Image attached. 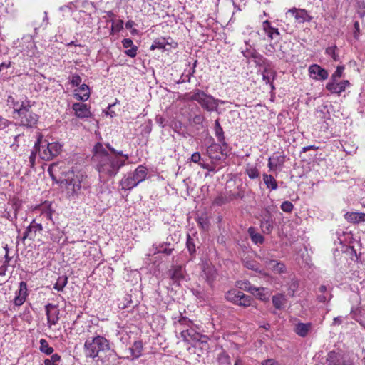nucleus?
Listing matches in <instances>:
<instances>
[{"mask_svg": "<svg viewBox=\"0 0 365 365\" xmlns=\"http://www.w3.org/2000/svg\"><path fill=\"white\" fill-rule=\"evenodd\" d=\"M344 70V66H337L336 71L332 74L331 77L330 81H337L339 78H340L342 76L343 72Z\"/></svg>", "mask_w": 365, "mask_h": 365, "instance_id": "nucleus-44", "label": "nucleus"}, {"mask_svg": "<svg viewBox=\"0 0 365 365\" xmlns=\"http://www.w3.org/2000/svg\"><path fill=\"white\" fill-rule=\"evenodd\" d=\"M187 248L190 255H193L195 253V239L192 237L190 235H187V242H186Z\"/></svg>", "mask_w": 365, "mask_h": 365, "instance_id": "nucleus-42", "label": "nucleus"}, {"mask_svg": "<svg viewBox=\"0 0 365 365\" xmlns=\"http://www.w3.org/2000/svg\"><path fill=\"white\" fill-rule=\"evenodd\" d=\"M170 279L174 283H179L185 279V272L183 267L180 265L174 266L170 270Z\"/></svg>", "mask_w": 365, "mask_h": 365, "instance_id": "nucleus-18", "label": "nucleus"}, {"mask_svg": "<svg viewBox=\"0 0 365 365\" xmlns=\"http://www.w3.org/2000/svg\"><path fill=\"white\" fill-rule=\"evenodd\" d=\"M166 245H167V243H165V244L163 243V244L160 245L159 246V247L157 248V252L166 254L167 255H171V253L174 249L164 247V246Z\"/></svg>", "mask_w": 365, "mask_h": 365, "instance_id": "nucleus-53", "label": "nucleus"}, {"mask_svg": "<svg viewBox=\"0 0 365 365\" xmlns=\"http://www.w3.org/2000/svg\"><path fill=\"white\" fill-rule=\"evenodd\" d=\"M299 281L296 279H292L288 284V294L293 297L298 289Z\"/></svg>", "mask_w": 365, "mask_h": 365, "instance_id": "nucleus-39", "label": "nucleus"}, {"mask_svg": "<svg viewBox=\"0 0 365 365\" xmlns=\"http://www.w3.org/2000/svg\"><path fill=\"white\" fill-rule=\"evenodd\" d=\"M84 349L86 356L92 359L99 356L100 352H106L110 351L108 355V360H103V365H119L118 361L120 357L113 350L110 349V344L109 341L103 336H97L92 338V339H87L84 344Z\"/></svg>", "mask_w": 365, "mask_h": 365, "instance_id": "nucleus-2", "label": "nucleus"}, {"mask_svg": "<svg viewBox=\"0 0 365 365\" xmlns=\"http://www.w3.org/2000/svg\"><path fill=\"white\" fill-rule=\"evenodd\" d=\"M34 232L41 231L43 230L42 225L41 223H37L35 220H34L30 225H29Z\"/></svg>", "mask_w": 365, "mask_h": 365, "instance_id": "nucleus-58", "label": "nucleus"}, {"mask_svg": "<svg viewBox=\"0 0 365 365\" xmlns=\"http://www.w3.org/2000/svg\"><path fill=\"white\" fill-rule=\"evenodd\" d=\"M34 105V102H31V101L26 98L22 101L21 103L19 101H16L14 104L11 105L14 113H16L18 115L19 114V111L21 109L26 108V107H32Z\"/></svg>", "mask_w": 365, "mask_h": 365, "instance_id": "nucleus-27", "label": "nucleus"}, {"mask_svg": "<svg viewBox=\"0 0 365 365\" xmlns=\"http://www.w3.org/2000/svg\"><path fill=\"white\" fill-rule=\"evenodd\" d=\"M16 297L14 299V303L16 306L22 305L28 295L27 293V284L25 282H21L19 284V290L16 293Z\"/></svg>", "mask_w": 365, "mask_h": 365, "instance_id": "nucleus-15", "label": "nucleus"}, {"mask_svg": "<svg viewBox=\"0 0 365 365\" xmlns=\"http://www.w3.org/2000/svg\"><path fill=\"white\" fill-rule=\"evenodd\" d=\"M31 108L26 107L20 110L18 118L21 125L26 128H33L36 125L38 120V115L31 110Z\"/></svg>", "mask_w": 365, "mask_h": 365, "instance_id": "nucleus-7", "label": "nucleus"}, {"mask_svg": "<svg viewBox=\"0 0 365 365\" xmlns=\"http://www.w3.org/2000/svg\"><path fill=\"white\" fill-rule=\"evenodd\" d=\"M287 15L293 16L295 21L298 24L309 22L312 20V16L308 14L307 11L302 9L292 8L287 12Z\"/></svg>", "mask_w": 365, "mask_h": 365, "instance_id": "nucleus-9", "label": "nucleus"}, {"mask_svg": "<svg viewBox=\"0 0 365 365\" xmlns=\"http://www.w3.org/2000/svg\"><path fill=\"white\" fill-rule=\"evenodd\" d=\"M337 47L336 46H332L330 47H328L325 50V53L329 56L331 57V58L335 61H338L339 60V55L336 53Z\"/></svg>", "mask_w": 365, "mask_h": 365, "instance_id": "nucleus-40", "label": "nucleus"}, {"mask_svg": "<svg viewBox=\"0 0 365 365\" xmlns=\"http://www.w3.org/2000/svg\"><path fill=\"white\" fill-rule=\"evenodd\" d=\"M251 294L262 302L269 301V291L267 288L254 287V290L251 292Z\"/></svg>", "mask_w": 365, "mask_h": 365, "instance_id": "nucleus-25", "label": "nucleus"}, {"mask_svg": "<svg viewBox=\"0 0 365 365\" xmlns=\"http://www.w3.org/2000/svg\"><path fill=\"white\" fill-rule=\"evenodd\" d=\"M39 349L41 352L45 353L47 355H50L53 352V349L49 346L48 341L44 339H41L40 340Z\"/></svg>", "mask_w": 365, "mask_h": 365, "instance_id": "nucleus-38", "label": "nucleus"}, {"mask_svg": "<svg viewBox=\"0 0 365 365\" xmlns=\"http://www.w3.org/2000/svg\"><path fill=\"white\" fill-rule=\"evenodd\" d=\"M36 46L34 41H32L31 38L29 37V41H28V45L26 46V49L24 50L26 55L32 57L36 55Z\"/></svg>", "mask_w": 365, "mask_h": 365, "instance_id": "nucleus-37", "label": "nucleus"}, {"mask_svg": "<svg viewBox=\"0 0 365 365\" xmlns=\"http://www.w3.org/2000/svg\"><path fill=\"white\" fill-rule=\"evenodd\" d=\"M272 302L276 309L282 310L285 307L287 300L284 294L277 293L272 296Z\"/></svg>", "mask_w": 365, "mask_h": 365, "instance_id": "nucleus-24", "label": "nucleus"}, {"mask_svg": "<svg viewBox=\"0 0 365 365\" xmlns=\"http://www.w3.org/2000/svg\"><path fill=\"white\" fill-rule=\"evenodd\" d=\"M61 187L66 190L68 198L73 200L81 192L83 184V176L81 174H75L73 171L67 174V178L61 180Z\"/></svg>", "mask_w": 365, "mask_h": 365, "instance_id": "nucleus-3", "label": "nucleus"}, {"mask_svg": "<svg viewBox=\"0 0 365 365\" xmlns=\"http://www.w3.org/2000/svg\"><path fill=\"white\" fill-rule=\"evenodd\" d=\"M353 360L346 354H341L340 365H352Z\"/></svg>", "mask_w": 365, "mask_h": 365, "instance_id": "nucleus-52", "label": "nucleus"}, {"mask_svg": "<svg viewBox=\"0 0 365 365\" xmlns=\"http://www.w3.org/2000/svg\"><path fill=\"white\" fill-rule=\"evenodd\" d=\"M243 263H244V266L246 268L251 269V270L261 272L260 271H259L258 263L256 261L245 260Z\"/></svg>", "mask_w": 365, "mask_h": 365, "instance_id": "nucleus-45", "label": "nucleus"}, {"mask_svg": "<svg viewBox=\"0 0 365 365\" xmlns=\"http://www.w3.org/2000/svg\"><path fill=\"white\" fill-rule=\"evenodd\" d=\"M190 100L197 101L202 108L207 111H214L218 106L217 99L199 89L193 91Z\"/></svg>", "mask_w": 365, "mask_h": 365, "instance_id": "nucleus-6", "label": "nucleus"}, {"mask_svg": "<svg viewBox=\"0 0 365 365\" xmlns=\"http://www.w3.org/2000/svg\"><path fill=\"white\" fill-rule=\"evenodd\" d=\"M71 83L73 86H81L80 84L81 83V78L79 75H73L71 78Z\"/></svg>", "mask_w": 365, "mask_h": 365, "instance_id": "nucleus-56", "label": "nucleus"}, {"mask_svg": "<svg viewBox=\"0 0 365 365\" xmlns=\"http://www.w3.org/2000/svg\"><path fill=\"white\" fill-rule=\"evenodd\" d=\"M341 362V354L331 351L329 352L327 358V365H340Z\"/></svg>", "mask_w": 365, "mask_h": 365, "instance_id": "nucleus-30", "label": "nucleus"}, {"mask_svg": "<svg viewBox=\"0 0 365 365\" xmlns=\"http://www.w3.org/2000/svg\"><path fill=\"white\" fill-rule=\"evenodd\" d=\"M252 298L250 296L245 294L241 292L237 305L242 307H249L251 305Z\"/></svg>", "mask_w": 365, "mask_h": 365, "instance_id": "nucleus-35", "label": "nucleus"}, {"mask_svg": "<svg viewBox=\"0 0 365 365\" xmlns=\"http://www.w3.org/2000/svg\"><path fill=\"white\" fill-rule=\"evenodd\" d=\"M61 145L58 143H45L40 145V140L35 143V149L38 150L39 157L43 160H51L61 152Z\"/></svg>", "mask_w": 365, "mask_h": 365, "instance_id": "nucleus-5", "label": "nucleus"}, {"mask_svg": "<svg viewBox=\"0 0 365 365\" xmlns=\"http://www.w3.org/2000/svg\"><path fill=\"white\" fill-rule=\"evenodd\" d=\"M276 75H270L267 73H262V79L265 82L266 84H270L272 89H274V86L271 83L272 80L275 78Z\"/></svg>", "mask_w": 365, "mask_h": 365, "instance_id": "nucleus-51", "label": "nucleus"}, {"mask_svg": "<svg viewBox=\"0 0 365 365\" xmlns=\"http://www.w3.org/2000/svg\"><path fill=\"white\" fill-rule=\"evenodd\" d=\"M122 45L125 51V53L130 57L135 58L137 55L138 47L133 44V41L130 38H124L122 41Z\"/></svg>", "mask_w": 365, "mask_h": 365, "instance_id": "nucleus-21", "label": "nucleus"}, {"mask_svg": "<svg viewBox=\"0 0 365 365\" xmlns=\"http://www.w3.org/2000/svg\"><path fill=\"white\" fill-rule=\"evenodd\" d=\"M236 287L240 289L247 291L250 293L254 290L252 286L248 280H238L236 282Z\"/></svg>", "mask_w": 365, "mask_h": 365, "instance_id": "nucleus-34", "label": "nucleus"}, {"mask_svg": "<svg viewBox=\"0 0 365 365\" xmlns=\"http://www.w3.org/2000/svg\"><path fill=\"white\" fill-rule=\"evenodd\" d=\"M273 222L274 220L269 212L262 215L260 227L264 234H269L272 231Z\"/></svg>", "mask_w": 365, "mask_h": 365, "instance_id": "nucleus-17", "label": "nucleus"}, {"mask_svg": "<svg viewBox=\"0 0 365 365\" xmlns=\"http://www.w3.org/2000/svg\"><path fill=\"white\" fill-rule=\"evenodd\" d=\"M123 24L124 22L121 19L113 22L112 25V30L116 32L120 31L123 27Z\"/></svg>", "mask_w": 365, "mask_h": 365, "instance_id": "nucleus-54", "label": "nucleus"}, {"mask_svg": "<svg viewBox=\"0 0 365 365\" xmlns=\"http://www.w3.org/2000/svg\"><path fill=\"white\" fill-rule=\"evenodd\" d=\"M147 175V169L140 165L134 172L129 173L125 175L120 180V185L123 190H130L140 182L143 181Z\"/></svg>", "mask_w": 365, "mask_h": 365, "instance_id": "nucleus-4", "label": "nucleus"}, {"mask_svg": "<svg viewBox=\"0 0 365 365\" xmlns=\"http://www.w3.org/2000/svg\"><path fill=\"white\" fill-rule=\"evenodd\" d=\"M263 261L266 267L274 273L282 274L286 272V267L284 263L271 259L267 257H264Z\"/></svg>", "mask_w": 365, "mask_h": 365, "instance_id": "nucleus-12", "label": "nucleus"}, {"mask_svg": "<svg viewBox=\"0 0 365 365\" xmlns=\"http://www.w3.org/2000/svg\"><path fill=\"white\" fill-rule=\"evenodd\" d=\"M277 165H282L284 163V155H278L271 157Z\"/></svg>", "mask_w": 365, "mask_h": 365, "instance_id": "nucleus-60", "label": "nucleus"}, {"mask_svg": "<svg viewBox=\"0 0 365 365\" xmlns=\"http://www.w3.org/2000/svg\"><path fill=\"white\" fill-rule=\"evenodd\" d=\"M128 158V155L116 150L109 143L104 145L97 143L93 149L92 161L101 182H107L115 176Z\"/></svg>", "mask_w": 365, "mask_h": 365, "instance_id": "nucleus-1", "label": "nucleus"}, {"mask_svg": "<svg viewBox=\"0 0 365 365\" xmlns=\"http://www.w3.org/2000/svg\"><path fill=\"white\" fill-rule=\"evenodd\" d=\"M178 323L180 325L185 326V327H190V326L192 324V322L190 319H189L188 318H187L185 317H182V316L180 317V319H178Z\"/></svg>", "mask_w": 365, "mask_h": 365, "instance_id": "nucleus-50", "label": "nucleus"}, {"mask_svg": "<svg viewBox=\"0 0 365 365\" xmlns=\"http://www.w3.org/2000/svg\"><path fill=\"white\" fill-rule=\"evenodd\" d=\"M167 43L165 42V38H158L154 41L153 43L150 46L151 50L155 49H164L165 48Z\"/></svg>", "mask_w": 365, "mask_h": 365, "instance_id": "nucleus-43", "label": "nucleus"}, {"mask_svg": "<svg viewBox=\"0 0 365 365\" xmlns=\"http://www.w3.org/2000/svg\"><path fill=\"white\" fill-rule=\"evenodd\" d=\"M68 283V277L66 275L61 276L58 278L56 284H54L53 288L58 291H63V288Z\"/></svg>", "mask_w": 365, "mask_h": 365, "instance_id": "nucleus-36", "label": "nucleus"}, {"mask_svg": "<svg viewBox=\"0 0 365 365\" xmlns=\"http://www.w3.org/2000/svg\"><path fill=\"white\" fill-rule=\"evenodd\" d=\"M317 300L319 302L326 303L329 302L332 298L330 287L326 285H320L316 292Z\"/></svg>", "mask_w": 365, "mask_h": 365, "instance_id": "nucleus-14", "label": "nucleus"}, {"mask_svg": "<svg viewBox=\"0 0 365 365\" xmlns=\"http://www.w3.org/2000/svg\"><path fill=\"white\" fill-rule=\"evenodd\" d=\"M61 360V356L58 354H53L50 359L44 360L45 365H58L57 362Z\"/></svg>", "mask_w": 365, "mask_h": 365, "instance_id": "nucleus-48", "label": "nucleus"}, {"mask_svg": "<svg viewBox=\"0 0 365 365\" xmlns=\"http://www.w3.org/2000/svg\"><path fill=\"white\" fill-rule=\"evenodd\" d=\"M351 83L348 80H344L340 82L329 81L327 84L326 88L331 93L339 95L341 93L344 92L347 87H349Z\"/></svg>", "mask_w": 365, "mask_h": 365, "instance_id": "nucleus-10", "label": "nucleus"}, {"mask_svg": "<svg viewBox=\"0 0 365 365\" xmlns=\"http://www.w3.org/2000/svg\"><path fill=\"white\" fill-rule=\"evenodd\" d=\"M245 173L251 179H256L259 176V172L256 167L247 166Z\"/></svg>", "mask_w": 365, "mask_h": 365, "instance_id": "nucleus-41", "label": "nucleus"}, {"mask_svg": "<svg viewBox=\"0 0 365 365\" xmlns=\"http://www.w3.org/2000/svg\"><path fill=\"white\" fill-rule=\"evenodd\" d=\"M38 153V150L35 149V145L34 146L33 150L31 152V154L29 155V163L31 168L34 167L35 165V160H36V153Z\"/></svg>", "mask_w": 365, "mask_h": 365, "instance_id": "nucleus-55", "label": "nucleus"}, {"mask_svg": "<svg viewBox=\"0 0 365 365\" xmlns=\"http://www.w3.org/2000/svg\"><path fill=\"white\" fill-rule=\"evenodd\" d=\"M131 354V357L127 356L126 359L129 360H134L138 359L141 355L143 350V345L141 341H135L133 345L129 348Z\"/></svg>", "mask_w": 365, "mask_h": 365, "instance_id": "nucleus-20", "label": "nucleus"}, {"mask_svg": "<svg viewBox=\"0 0 365 365\" xmlns=\"http://www.w3.org/2000/svg\"><path fill=\"white\" fill-rule=\"evenodd\" d=\"M262 73H267L270 75H276V72L271 68V62L268 63V66H264Z\"/></svg>", "mask_w": 365, "mask_h": 365, "instance_id": "nucleus-57", "label": "nucleus"}, {"mask_svg": "<svg viewBox=\"0 0 365 365\" xmlns=\"http://www.w3.org/2000/svg\"><path fill=\"white\" fill-rule=\"evenodd\" d=\"M191 161L195 163H199L201 160V155L200 153L195 152L191 155Z\"/></svg>", "mask_w": 365, "mask_h": 365, "instance_id": "nucleus-63", "label": "nucleus"}, {"mask_svg": "<svg viewBox=\"0 0 365 365\" xmlns=\"http://www.w3.org/2000/svg\"><path fill=\"white\" fill-rule=\"evenodd\" d=\"M263 180L268 189L275 190L277 189V183L274 178L271 175L264 174Z\"/></svg>", "mask_w": 365, "mask_h": 365, "instance_id": "nucleus-32", "label": "nucleus"}, {"mask_svg": "<svg viewBox=\"0 0 365 365\" xmlns=\"http://www.w3.org/2000/svg\"><path fill=\"white\" fill-rule=\"evenodd\" d=\"M263 27L265 31V32L268 30L273 29V31L277 34L279 35V32L278 31L277 29L273 28L271 26L270 23L269 21L266 20L263 22Z\"/></svg>", "mask_w": 365, "mask_h": 365, "instance_id": "nucleus-59", "label": "nucleus"}, {"mask_svg": "<svg viewBox=\"0 0 365 365\" xmlns=\"http://www.w3.org/2000/svg\"><path fill=\"white\" fill-rule=\"evenodd\" d=\"M11 123L9 120L0 116V130L6 128Z\"/></svg>", "mask_w": 365, "mask_h": 365, "instance_id": "nucleus-62", "label": "nucleus"}, {"mask_svg": "<svg viewBox=\"0 0 365 365\" xmlns=\"http://www.w3.org/2000/svg\"><path fill=\"white\" fill-rule=\"evenodd\" d=\"M72 109L74 110L75 114L78 118H89L91 115L89 108L85 103H75L72 106Z\"/></svg>", "mask_w": 365, "mask_h": 365, "instance_id": "nucleus-16", "label": "nucleus"}, {"mask_svg": "<svg viewBox=\"0 0 365 365\" xmlns=\"http://www.w3.org/2000/svg\"><path fill=\"white\" fill-rule=\"evenodd\" d=\"M241 294V292L238 289H233L231 290H229L225 294V298L227 301L237 304L238 302V299L240 297V294Z\"/></svg>", "mask_w": 365, "mask_h": 365, "instance_id": "nucleus-31", "label": "nucleus"}, {"mask_svg": "<svg viewBox=\"0 0 365 365\" xmlns=\"http://www.w3.org/2000/svg\"><path fill=\"white\" fill-rule=\"evenodd\" d=\"M229 202H230L229 195L228 196L219 195L214 200L213 204L218 205V206H221V205L226 204Z\"/></svg>", "mask_w": 365, "mask_h": 365, "instance_id": "nucleus-46", "label": "nucleus"}, {"mask_svg": "<svg viewBox=\"0 0 365 365\" xmlns=\"http://www.w3.org/2000/svg\"><path fill=\"white\" fill-rule=\"evenodd\" d=\"M215 135L222 146H227V143L225 140L223 129L221 127L218 119L215 122Z\"/></svg>", "mask_w": 365, "mask_h": 365, "instance_id": "nucleus-28", "label": "nucleus"}, {"mask_svg": "<svg viewBox=\"0 0 365 365\" xmlns=\"http://www.w3.org/2000/svg\"><path fill=\"white\" fill-rule=\"evenodd\" d=\"M262 365H277V362L273 359H269L262 362Z\"/></svg>", "mask_w": 365, "mask_h": 365, "instance_id": "nucleus-64", "label": "nucleus"}, {"mask_svg": "<svg viewBox=\"0 0 365 365\" xmlns=\"http://www.w3.org/2000/svg\"><path fill=\"white\" fill-rule=\"evenodd\" d=\"M309 72L314 79L325 80L328 78L329 73L327 70L322 68L317 64H313L309 66Z\"/></svg>", "mask_w": 365, "mask_h": 365, "instance_id": "nucleus-13", "label": "nucleus"}, {"mask_svg": "<svg viewBox=\"0 0 365 365\" xmlns=\"http://www.w3.org/2000/svg\"><path fill=\"white\" fill-rule=\"evenodd\" d=\"M247 232L253 243L262 244L264 242V237L260 233L256 232L255 227H250L248 228Z\"/></svg>", "mask_w": 365, "mask_h": 365, "instance_id": "nucleus-29", "label": "nucleus"}, {"mask_svg": "<svg viewBox=\"0 0 365 365\" xmlns=\"http://www.w3.org/2000/svg\"><path fill=\"white\" fill-rule=\"evenodd\" d=\"M74 96L77 100L85 101L90 96V88L86 84H82L75 90Z\"/></svg>", "mask_w": 365, "mask_h": 365, "instance_id": "nucleus-23", "label": "nucleus"}, {"mask_svg": "<svg viewBox=\"0 0 365 365\" xmlns=\"http://www.w3.org/2000/svg\"><path fill=\"white\" fill-rule=\"evenodd\" d=\"M41 216L48 220H50L52 219V212L50 209L47 208L41 212Z\"/></svg>", "mask_w": 365, "mask_h": 365, "instance_id": "nucleus-61", "label": "nucleus"}, {"mask_svg": "<svg viewBox=\"0 0 365 365\" xmlns=\"http://www.w3.org/2000/svg\"><path fill=\"white\" fill-rule=\"evenodd\" d=\"M312 327L313 326L311 322H299L295 324L294 331L297 335L302 337H305L307 336L308 333L312 330Z\"/></svg>", "mask_w": 365, "mask_h": 365, "instance_id": "nucleus-22", "label": "nucleus"}, {"mask_svg": "<svg viewBox=\"0 0 365 365\" xmlns=\"http://www.w3.org/2000/svg\"><path fill=\"white\" fill-rule=\"evenodd\" d=\"M294 208L292 203L289 201H284L281 205V209L285 212H291Z\"/></svg>", "mask_w": 365, "mask_h": 365, "instance_id": "nucleus-49", "label": "nucleus"}, {"mask_svg": "<svg viewBox=\"0 0 365 365\" xmlns=\"http://www.w3.org/2000/svg\"><path fill=\"white\" fill-rule=\"evenodd\" d=\"M201 276L205 279L207 283L212 286L217 277L216 269L208 263L202 265V272Z\"/></svg>", "mask_w": 365, "mask_h": 365, "instance_id": "nucleus-11", "label": "nucleus"}, {"mask_svg": "<svg viewBox=\"0 0 365 365\" xmlns=\"http://www.w3.org/2000/svg\"><path fill=\"white\" fill-rule=\"evenodd\" d=\"M207 153L212 160H220L221 155H223L222 144L212 143L207 148Z\"/></svg>", "mask_w": 365, "mask_h": 365, "instance_id": "nucleus-19", "label": "nucleus"}, {"mask_svg": "<svg viewBox=\"0 0 365 365\" xmlns=\"http://www.w3.org/2000/svg\"><path fill=\"white\" fill-rule=\"evenodd\" d=\"M345 219L351 223H359L365 222V213L362 212H346L344 215Z\"/></svg>", "mask_w": 365, "mask_h": 365, "instance_id": "nucleus-26", "label": "nucleus"}, {"mask_svg": "<svg viewBox=\"0 0 365 365\" xmlns=\"http://www.w3.org/2000/svg\"><path fill=\"white\" fill-rule=\"evenodd\" d=\"M79 1L77 0L74 2H69L67 5L63 6L60 8V10L65 11L66 9L73 12L78 8V4Z\"/></svg>", "mask_w": 365, "mask_h": 365, "instance_id": "nucleus-47", "label": "nucleus"}, {"mask_svg": "<svg viewBox=\"0 0 365 365\" xmlns=\"http://www.w3.org/2000/svg\"><path fill=\"white\" fill-rule=\"evenodd\" d=\"M48 327L56 325L59 320L60 311L56 305L48 303L45 306Z\"/></svg>", "mask_w": 365, "mask_h": 365, "instance_id": "nucleus-8", "label": "nucleus"}, {"mask_svg": "<svg viewBox=\"0 0 365 365\" xmlns=\"http://www.w3.org/2000/svg\"><path fill=\"white\" fill-rule=\"evenodd\" d=\"M252 59L256 65L259 67H263L264 66H268L269 60L265 58L263 56H262L258 52L253 53Z\"/></svg>", "mask_w": 365, "mask_h": 365, "instance_id": "nucleus-33", "label": "nucleus"}]
</instances>
